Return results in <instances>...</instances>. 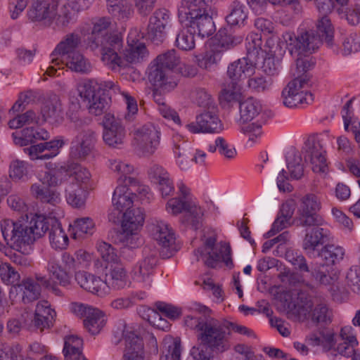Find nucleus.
I'll return each mask as SVG.
<instances>
[{"mask_svg": "<svg viewBox=\"0 0 360 360\" xmlns=\"http://www.w3.org/2000/svg\"><path fill=\"white\" fill-rule=\"evenodd\" d=\"M111 19L109 17L94 18L87 33L84 34V43L91 51L98 50L102 60L112 69L124 67V60L119 56L122 49V39L110 34Z\"/></svg>", "mask_w": 360, "mask_h": 360, "instance_id": "1", "label": "nucleus"}, {"mask_svg": "<svg viewBox=\"0 0 360 360\" xmlns=\"http://www.w3.org/2000/svg\"><path fill=\"white\" fill-rule=\"evenodd\" d=\"M178 15L184 27L193 29L201 37H210L216 30L209 0H181Z\"/></svg>", "mask_w": 360, "mask_h": 360, "instance_id": "2", "label": "nucleus"}, {"mask_svg": "<svg viewBox=\"0 0 360 360\" xmlns=\"http://www.w3.org/2000/svg\"><path fill=\"white\" fill-rule=\"evenodd\" d=\"M283 37L291 55L295 53L297 56L296 66L298 72H305L308 61L302 59V56L311 54L317 50L322 44L321 38L314 30L300 32L297 36L291 32H286Z\"/></svg>", "mask_w": 360, "mask_h": 360, "instance_id": "3", "label": "nucleus"}, {"mask_svg": "<svg viewBox=\"0 0 360 360\" xmlns=\"http://www.w3.org/2000/svg\"><path fill=\"white\" fill-rule=\"evenodd\" d=\"M229 331L225 323L212 318L197 339L212 352L224 353L231 347Z\"/></svg>", "mask_w": 360, "mask_h": 360, "instance_id": "4", "label": "nucleus"}, {"mask_svg": "<svg viewBox=\"0 0 360 360\" xmlns=\"http://www.w3.org/2000/svg\"><path fill=\"white\" fill-rule=\"evenodd\" d=\"M240 119L243 122H250L258 118L256 122L248 123L241 127V131L248 136L249 140L255 141L262 134V126L265 120L262 106L259 101L252 97L240 103Z\"/></svg>", "mask_w": 360, "mask_h": 360, "instance_id": "5", "label": "nucleus"}, {"mask_svg": "<svg viewBox=\"0 0 360 360\" xmlns=\"http://www.w3.org/2000/svg\"><path fill=\"white\" fill-rule=\"evenodd\" d=\"M0 227L6 244L18 252L35 241L26 221L4 219Z\"/></svg>", "mask_w": 360, "mask_h": 360, "instance_id": "6", "label": "nucleus"}, {"mask_svg": "<svg viewBox=\"0 0 360 360\" xmlns=\"http://www.w3.org/2000/svg\"><path fill=\"white\" fill-rule=\"evenodd\" d=\"M132 144L143 155H150L160 145V131L153 124H144L133 132Z\"/></svg>", "mask_w": 360, "mask_h": 360, "instance_id": "7", "label": "nucleus"}, {"mask_svg": "<svg viewBox=\"0 0 360 360\" xmlns=\"http://www.w3.org/2000/svg\"><path fill=\"white\" fill-rule=\"evenodd\" d=\"M58 171L46 172L44 176L31 186L32 194L43 202L55 205L60 201L59 193L51 189L61 183Z\"/></svg>", "mask_w": 360, "mask_h": 360, "instance_id": "8", "label": "nucleus"}, {"mask_svg": "<svg viewBox=\"0 0 360 360\" xmlns=\"http://www.w3.org/2000/svg\"><path fill=\"white\" fill-rule=\"evenodd\" d=\"M321 209V201L317 195L308 193L300 199L295 221L297 226L321 225L322 218L317 214Z\"/></svg>", "mask_w": 360, "mask_h": 360, "instance_id": "9", "label": "nucleus"}, {"mask_svg": "<svg viewBox=\"0 0 360 360\" xmlns=\"http://www.w3.org/2000/svg\"><path fill=\"white\" fill-rule=\"evenodd\" d=\"M167 210L172 214L186 211V221L193 230L199 229L202 225L204 212L200 206L192 202L180 198H173L167 202Z\"/></svg>", "mask_w": 360, "mask_h": 360, "instance_id": "10", "label": "nucleus"}, {"mask_svg": "<svg viewBox=\"0 0 360 360\" xmlns=\"http://www.w3.org/2000/svg\"><path fill=\"white\" fill-rule=\"evenodd\" d=\"M60 1L32 0V5L27 11L28 18L33 22L50 27L53 22Z\"/></svg>", "mask_w": 360, "mask_h": 360, "instance_id": "11", "label": "nucleus"}, {"mask_svg": "<svg viewBox=\"0 0 360 360\" xmlns=\"http://www.w3.org/2000/svg\"><path fill=\"white\" fill-rule=\"evenodd\" d=\"M103 139L110 148H120L123 146L127 131L122 122L110 113L105 115L103 120Z\"/></svg>", "mask_w": 360, "mask_h": 360, "instance_id": "12", "label": "nucleus"}, {"mask_svg": "<svg viewBox=\"0 0 360 360\" xmlns=\"http://www.w3.org/2000/svg\"><path fill=\"white\" fill-rule=\"evenodd\" d=\"M186 128L192 134L219 133L223 125L217 115V108H211L196 116L195 121L188 123Z\"/></svg>", "mask_w": 360, "mask_h": 360, "instance_id": "13", "label": "nucleus"}, {"mask_svg": "<svg viewBox=\"0 0 360 360\" xmlns=\"http://www.w3.org/2000/svg\"><path fill=\"white\" fill-rule=\"evenodd\" d=\"M72 141L70 149V155L75 159H84L92 151L96 142V134L94 130L89 127H84L79 130Z\"/></svg>", "mask_w": 360, "mask_h": 360, "instance_id": "14", "label": "nucleus"}, {"mask_svg": "<svg viewBox=\"0 0 360 360\" xmlns=\"http://www.w3.org/2000/svg\"><path fill=\"white\" fill-rule=\"evenodd\" d=\"M305 231L302 242V248L305 254L311 258L316 257L321 248L329 240V231L320 225L311 226Z\"/></svg>", "mask_w": 360, "mask_h": 360, "instance_id": "15", "label": "nucleus"}, {"mask_svg": "<svg viewBox=\"0 0 360 360\" xmlns=\"http://www.w3.org/2000/svg\"><path fill=\"white\" fill-rule=\"evenodd\" d=\"M148 78L154 86L160 89L164 93L174 90L179 81L173 75L172 71L153 61L148 68Z\"/></svg>", "mask_w": 360, "mask_h": 360, "instance_id": "16", "label": "nucleus"}, {"mask_svg": "<svg viewBox=\"0 0 360 360\" xmlns=\"http://www.w3.org/2000/svg\"><path fill=\"white\" fill-rule=\"evenodd\" d=\"M148 228L153 238L168 252L166 256L171 257L176 248L175 235L169 225L164 221L156 220Z\"/></svg>", "mask_w": 360, "mask_h": 360, "instance_id": "17", "label": "nucleus"}, {"mask_svg": "<svg viewBox=\"0 0 360 360\" xmlns=\"http://www.w3.org/2000/svg\"><path fill=\"white\" fill-rule=\"evenodd\" d=\"M170 22V13L165 8L156 10L149 19L147 37L155 43L162 42L165 37V30Z\"/></svg>", "mask_w": 360, "mask_h": 360, "instance_id": "18", "label": "nucleus"}, {"mask_svg": "<svg viewBox=\"0 0 360 360\" xmlns=\"http://www.w3.org/2000/svg\"><path fill=\"white\" fill-rule=\"evenodd\" d=\"M195 254L198 257V260L199 259L198 255L201 257L205 256L206 257L204 260L205 264L212 269L217 268L221 262H223L230 269L234 266L231 258V248L226 243H220L219 248L206 252L202 249H197L195 250Z\"/></svg>", "mask_w": 360, "mask_h": 360, "instance_id": "19", "label": "nucleus"}, {"mask_svg": "<svg viewBox=\"0 0 360 360\" xmlns=\"http://www.w3.org/2000/svg\"><path fill=\"white\" fill-rule=\"evenodd\" d=\"M65 142L62 138L55 139L49 141H44L23 149L32 160H49L56 157Z\"/></svg>", "mask_w": 360, "mask_h": 360, "instance_id": "20", "label": "nucleus"}, {"mask_svg": "<svg viewBox=\"0 0 360 360\" xmlns=\"http://www.w3.org/2000/svg\"><path fill=\"white\" fill-rule=\"evenodd\" d=\"M304 158L309 160L312 170L316 173H325L328 169L326 151L320 140L308 139L305 143Z\"/></svg>", "mask_w": 360, "mask_h": 360, "instance_id": "21", "label": "nucleus"}, {"mask_svg": "<svg viewBox=\"0 0 360 360\" xmlns=\"http://www.w3.org/2000/svg\"><path fill=\"white\" fill-rule=\"evenodd\" d=\"M255 66L248 58H240L231 63L227 69V77L231 83L236 82L241 86V82L255 73Z\"/></svg>", "mask_w": 360, "mask_h": 360, "instance_id": "22", "label": "nucleus"}, {"mask_svg": "<svg viewBox=\"0 0 360 360\" xmlns=\"http://www.w3.org/2000/svg\"><path fill=\"white\" fill-rule=\"evenodd\" d=\"M75 280L82 288L98 296L103 297L108 294L106 283L100 277L79 271L75 273Z\"/></svg>", "mask_w": 360, "mask_h": 360, "instance_id": "23", "label": "nucleus"}, {"mask_svg": "<svg viewBox=\"0 0 360 360\" xmlns=\"http://www.w3.org/2000/svg\"><path fill=\"white\" fill-rule=\"evenodd\" d=\"M128 49L124 53L125 60L131 63H138L148 56L147 49L143 42L139 41L137 30H131L127 37Z\"/></svg>", "mask_w": 360, "mask_h": 360, "instance_id": "24", "label": "nucleus"}, {"mask_svg": "<svg viewBox=\"0 0 360 360\" xmlns=\"http://www.w3.org/2000/svg\"><path fill=\"white\" fill-rule=\"evenodd\" d=\"M82 43L81 37L79 34L72 32L67 34L63 39L58 44L54 51L51 53L53 56L51 63L58 65V58H55L56 56L67 57L71 54L78 52L77 49Z\"/></svg>", "mask_w": 360, "mask_h": 360, "instance_id": "25", "label": "nucleus"}, {"mask_svg": "<svg viewBox=\"0 0 360 360\" xmlns=\"http://www.w3.org/2000/svg\"><path fill=\"white\" fill-rule=\"evenodd\" d=\"M143 259L139 262L138 269L135 270L134 276L139 282L148 281L153 274L158 262V251L145 247L143 249Z\"/></svg>", "mask_w": 360, "mask_h": 360, "instance_id": "26", "label": "nucleus"}, {"mask_svg": "<svg viewBox=\"0 0 360 360\" xmlns=\"http://www.w3.org/2000/svg\"><path fill=\"white\" fill-rule=\"evenodd\" d=\"M144 214L141 208L129 209L122 215V228L127 237V240L136 236V231L144 222Z\"/></svg>", "mask_w": 360, "mask_h": 360, "instance_id": "27", "label": "nucleus"}, {"mask_svg": "<svg viewBox=\"0 0 360 360\" xmlns=\"http://www.w3.org/2000/svg\"><path fill=\"white\" fill-rule=\"evenodd\" d=\"M56 314V311L51 308L48 301L41 300L36 306L32 323L36 328L43 331L53 326Z\"/></svg>", "mask_w": 360, "mask_h": 360, "instance_id": "28", "label": "nucleus"}, {"mask_svg": "<svg viewBox=\"0 0 360 360\" xmlns=\"http://www.w3.org/2000/svg\"><path fill=\"white\" fill-rule=\"evenodd\" d=\"M41 112L44 121L51 124H59L64 120L61 101L56 95L44 102Z\"/></svg>", "mask_w": 360, "mask_h": 360, "instance_id": "29", "label": "nucleus"}, {"mask_svg": "<svg viewBox=\"0 0 360 360\" xmlns=\"http://www.w3.org/2000/svg\"><path fill=\"white\" fill-rule=\"evenodd\" d=\"M104 283L108 290H120L128 284L127 271L121 263L111 264L108 271L105 274Z\"/></svg>", "mask_w": 360, "mask_h": 360, "instance_id": "30", "label": "nucleus"}, {"mask_svg": "<svg viewBox=\"0 0 360 360\" xmlns=\"http://www.w3.org/2000/svg\"><path fill=\"white\" fill-rule=\"evenodd\" d=\"M193 309L196 312L202 316H187L185 318V325L189 328L196 330L198 333H201L205 326L207 325L210 317L211 310L205 305L200 303H195L193 305Z\"/></svg>", "mask_w": 360, "mask_h": 360, "instance_id": "31", "label": "nucleus"}, {"mask_svg": "<svg viewBox=\"0 0 360 360\" xmlns=\"http://www.w3.org/2000/svg\"><path fill=\"white\" fill-rule=\"evenodd\" d=\"M345 255V250L343 247L334 244H325L316 257L321 258L326 266H334L339 264Z\"/></svg>", "mask_w": 360, "mask_h": 360, "instance_id": "32", "label": "nucleus"}, {"mask_svg": "<svg viewBox=\"0 0 360 360\" xmlns=\"http://www.w3.org/2000/svg\"><path fill=\"white\" fill-rule=\"evenodd\" d=\"M229 13L226 16L227 23L231 26L243 25L248 18V8L242 2L235 0L229 7Z\"/></svg>", "mask_w": 360, "mask_h": 360, "instance_id": "33", "label": "nucleus"}, {"mask_svg": "<svg viewBox=\"0 0 360 360\" xmlns=\"http://www.w3.org/2000/svg\"><path fill=\"white\" fill-rule=\"evenodd\" d=\"M49 231L50 244L53 249L63 250L67 247L68 237L57 219L51 220V226Z\"/></svg>", "mask_w": 360, "mask_h": 360, "instance_id": "34", "label": "nucleus"}, {"mask_svg": "<svg viewBox=\"0 0 360 360\" xmlns=\"http://www.w3.org/2000/svg\"><path fill=\"white\" fill-rule=\"evenodd\" d=\"M112 206L117 209L128 210L131 209L134 198L129 188L126 184L119 185L116 187L112 195Z\"/></svg>", "mask_w": 360, "mask_h": 360, "instance_id": "35", "label": "nucleus"}, {"mask_svg": "<svg viewBox=\"0 0 360 360\" xmlns=\"http://www.w3.org/2000/svg\"><path fill=\"white\" fill-rule=\"evenodd\" d=\"M55 219V217H46L44 215L36 214L30 221H26L30 233L34 237V240L40 238L49 230L51 220Z\"/></svg>", "mask_w": 360, "mask_h": 360, "instance_id": "36", "label": "nucleus"}, {"mask_svg": "<svg viewBox=\"0 0 360 360\" xmlns=\"http://www.w3.org/2000/svg\"><path fill=\"white\" fill-rule=\"evenodd\" d=\"M60 169L70 176H74L78 184L86 185L91 179L89 171L74 162H67L64 165L60 166Z\"/></svg>", "mask_w": 360, "mask_h": 360, "instance_id": "37", "label": "nucleus"}, {"mask_svg": "<svg viewBox=\"0 0 360 360\" xmlns=\"http://www.w3.org/2000/svg\"><path fill=\"white\" fill-rule=\"evenodd\" d=\"M83 324L90 334L96 335L105 324V316L101 310L95 308L91 312H89L87 317L83 321Z\"/></svg>", "mask_w": 360, "mask_h": 360, "instance_id": "38", "label": "nucleus"}, {"mask_svg": "<svg viewBox=\"0 0 360 360\" xmlns=\"http://www.w3.org/2000/svg\"><path fill=\"white\" fill-rule=\"evenodd\" d=\"M124 360H143V342L134 334L127 339V350L124 354Z\"/></svg>", "mask_w": 360, "mask_h": 360, "instance_id": "39", "label": "nucleus"}, {"mask_svg": "<svg viewBox=\"0 0 360 360\" xmlns=\"http://www.w3.org/2000/svg\"><path fill=\"white\" fill-rule=\"evenodd\" d=\"M23 289L22 301L29 303L37 300L41 295L40 284L33 277L24 278L18 285Z\"/></svg>", "mask_w": 360, "mask_h": 360, "instance_id": "40", "label": "nucleus"}, {"mask_svg": "<svg viewBox=\"0 0 360 360\" xmlns=\"http://www.w3.org/2000/svg\"><path fill=\"white\" fill-rule=\"evenodd\" d=\"M65 58L67 67L72 71L86 74L91 70V65L88 59L79 51L65 57Z\"/></svg>", "mask_w": 360, "mask_h": 360, "instance_id": "41", "label": "nucleus"}, {"mask_svg": "<svg viewBox=\"0 0 360 360\" xmlns=\"http://www.w3.org/2000/svg\"><path fill=\"white\" fill-rule=\"evenodd\" d=\"M286 161L291 178L295 179H301L304 174V167L302 163V159L300 153L295 150L289 151L286 156Z\"/></svg>", "mask_w": 360, "mask_h": 360, "instance_id": "42", "label": "nucleus"}, {"mask_svg": "<svg viewBox=\"0 0 360 360\" xmlns=\"http://www.w3.org/2000/svg\"><path fill=\"white\" fill-rule=\"evenodd\" d=\"M46 269L50 278L56 279L60 285L67 287L70 284L69 275L54 257L49 259Z\"/></svg>", "mask_w": 360, "mask_h": 360, "instance_id": "43", "label": "nucleus"}, {"mask_svg": "<svg viewBox=\"0 0 360 360\" xmlns=\"http://www.w3.org/2000/svg\"><path fill=\"white\" fill-rule=\"evenodd\" d=\"M124 184L128 186L133 198H139L141 201L149 202L151 194L148 186L141 184L140 181L134 177H125Z\"/></svg>", "mask_w": 360, "mask_h": 360, "instance_id": "44", "label": "nucleus"}, {"mask_svg": "<svg viewBox=\"0 0 360 360\" xmlns=\"http://www.w3.org/2000/svg\"><path fill=\"white\" fill-rule=\"evenodd\" d=\"M83 345L82 340L77 335L65 337L63 347V353L65 360H71L72 358L79 357L82 355L81 349Z\"/></svg>", "mask_w": 360, "mask_h": 360, "instance_id": "45", "label": "nucleus"}, {"mask_svg": "<svg viewBox=\"0 0 360 360\" xmlns=\"http://www.w3.org/2000/svg\"><path fill=\"white\" fill-rule=\"evenodd\" d=\"M315 33L321 38L322 43L325 41L328 46L333 45L334 28L326 15H323L318 20Z\"/></svg>", "mask_w": 360, "mask_h": 360, "instance_id": "46", "label": "nucleus"}, {"mask_svg": "<svg viewBox=\"0 0 360 360\" xmlns=\"http://www.w3.org/2000/svg\"><path fill=\"white\" fill-rule=\"evenodd\" d=\"M273 84L270 77H266L261 74H255L249 77L248 86L252 92L260 94L269 91Z\"/></svg>", "mask_w": 360, "mask_h": 360, "instance_id": "47", "label": "nucleus"}, {"mask_svg": "<svg viewBox=\"0 0 360 360\" xmlns=\"http://www.w3.org/2000/svg\"><path fill=\"white\" fill-rule=\"evenodd\" d=\"M307 307L310 309L309 316L314 323L327 325L331 323V311L326 304H319L313 309H311V304H309Z\"/></svg>", "mask_w": 360, "mask_h": 360, "instance_id": "48", "label": "nucleus"}, {"mask_svg": "<svg viewBox=\"0 0 360 360\" xmlns=\"http://www.w3.org/2000/svg\"><path fill=\"white\" fill-rule=\"evenodd\" d=\"M84 188H87L86 186ZM84 188L79 185L70 184L65 188L66 200L68 204L76 208H80L85 205L86 198L83 194Z\"/></svg>", "mask_w": 360, "mask_h": 360, "instance_id": "49", "label": "nucleus"}, {"mask_svg": "<svg viewBox=\"0 0 360 360\" xmlns=\"http://www.w3.org/2000/svg\"><path fill=\"white\" fill-rule=\"evenodd\" d=\"M176 35L175 44L183 51H190L194 49L195 42L194 34L198 32H195L193 29L184 27Z\"/></svg>", "mask_w": 360, "mask_h": 360, "instance_id": "50", "label": "nucleus"}, {"mask_svg": "<svg viewBox=\"0 0 360 360\" xmlns=\"http://www.w3.org/2000/svg\"><path fill=\"white\" fill-rule=\"evenodd\" d=\"M309 79L307 75H302L298 76L294 79L290 81L288 85L283 89L281 96L283 98V103L285 105V102L288 99L294 98V94L297 91L302 89L304 85L307 83Z\"/></svg>", "mask_w": 360, "mask_h": 360, "instance_id": "51", "label": "nucleus"}, {"mask_svg": "<svg viewBox=\"0 0 360 360\" xmlns=\"http://www.w3.org/2000/svg\"><path fill=\"white\" fill-rule=\"evenodd\" d=\"M241 86L236 82L231 83L226 81L223 84V88L219 94V101L221 103H231L238 101L240 97Z\"/></svg>", "mask_w": 360, "mask_h": 360, "instance_id": "52", "label": "nucleus"}, {"mask_svg": "<svg viewBox=\"0 0 360 360\" xmlns=\"http://www.w3.org/2000/svg\"><path fill=\"white\" fill-rule=\"evenodd\" d=\"M108 99L104 91L98 89L97 94L87 103L90 113L96 116L103 114L108 107Z\"/></svg>", "mask_w": 360, "mask_h": 360, "instance_id": "53", "label": "nucleus"}, {"mask_svg": "<svg viewBox=\"0 0 360 360\" xmlns=\"http://www.w3.org/2000/svg\"><path fill=\"white\" fill-rule=\"evenodd\" d=\"M73 230L75 238L91 236L95 231V224L90 217L79 218L74 221Z\"/></svg>", "mask_w": 360, "mask_h": 360, "instance_id": "54", "label": "nucleus"}, {"mask_svg": "<svg viewBox=\"0 0 360 360\" xmlns=\"http://www.w3.org/2000/svg\"><path fill=\"white\" fill-rule=\"evenodd\" d=\"M218 45L225 49H230L240 44L243 40L241 35H233L226 29H221L216 34Z\"/></svg>", "mask_w": 360, "mask_h": 360, "instance_id": "55", "label": "nucleus"}, {"mask_svg": "<svg viewBox=\"0 0 360 360\" xmlns=\"http://www.w3.org/2000/svg\"><path fill=\"white\" fill-rule=\"evenodd\" d=\"M0 276L6 285H18L20 281V275L11 264L1 262L0 264Z\"/></svg>", "mask_w": 360, "mask_h": 360, "instance_id": "56", "label": "nucleus"}, {"mask_svg": "<svg viewBox=\"0 0 360 360\" xmlns=\"http://www.w3.org/2000/svg\"><path fill=\"white\" fill-rule=\"evenodd\" d=\"M39 120V117L37 115L34 111L27 110L25 113L17 115L8 122V125L11 129H18L25 124H38Z\"/></svg>", "mask_w": 360, "mask_h": 360, "instance_id": "57", "label": "nucleus"}, {"mask_svg": "<svg viewBox=\"0 0 360 360\" xmlns=\"http://www.w3.org/2000/svg\"><path fill=\"white\" fill-rule=\"evenodd\" d=\"M75 13L68 4H63L60 9L56 8V14L55 15L53 22L59 27H67L75 20Z\"/></svg>", "mask_w": 360, "mask_h": 360, "instance_id": "58", "label": "nucleus"}, {"mask_svg": "<svg viewBox=\"0 0 360 360\" xmlns=\"http://www.w3.org/2000/svg\"><path fill=\"white\" fill-rule=\"evenodd\" d=\"M153 61L165 68L172 71L179 65L180 58L176 55V51L174 49H171L158 56Z\"/></svg>", "mask_w": 360, "mask_h": 360, "instance_id": "59", "label": "nucleus"}, {"mask_svg": "<svg viewBox=\"0 0 360 360\" xmlns=\"http://www.w3.org/2000/svg\"><path fill=\"white\" fill-rule=\"evenodd\" d=\"M108 13L118 20H126L133 13L132 5L129 0L115 4L108 8Z\"/></svg>", "mask_w": 360, "mask_h": 360, "instance_id": "60", "label": "nucleus"}, {"mask_svg": "<svg viewBox=\"0 0 360 360\" xmlns=\"http://www.w3.org/2000/svg\"><path fill=\"white\" fill-rule=\"evenodd\" d=\"M96 248L104 261L111 264L119 263L120 259L116 250L110 244L100 241L97 243Z\"/></svg>", "mask_w": 360, "mask_h": 360, "instance_id": "61", "label": "nucleus"}, {"mask_svg": "<svg viewBox=\"0 0 360 360\" xmlns=\"http://www.w3.org/2000/svg\"><path fill=\"white\" fill-rule=\"evenodd\" d=\"M13 142L15 145L25 146L29 144L34 145V127H26L20 131L12 134Z\"/></svg>", "mask_w": 360, "mask_h": 360, "instance_id": "62", "label": "nucleus"}, {"mask_svg": "<svg viewBox=\"0 0 360 360\" xmlns=\"http://www.w3.org/2000/svg\"><path fill=\"white\" fill-rule=\"evenodd\" d=\"M194 100L196 104L206 110L217 108L212 96L204 89H198L195 91Z\"/></svg>", "mask_w": 360, "mask_h": 360, "instance_id": "63", "label": "nucleus"}, {"mask_svg": "<svg viewBox=\"0 0 360 360\" xmlns=\"http://www.w3.org/2000/svg\"><path fill=\"white\" fill-rule=\"evenodd\" d=\"M347 285L355 292H360V266H352L346 276Z\"/></svg>", "mask_w": 360, "mask_h": 360, "instance_id": "64", "label": "nucleus"}]
</instances>
